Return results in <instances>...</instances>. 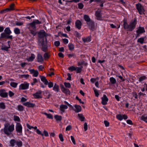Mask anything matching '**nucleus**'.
I'll return each instance as SVG.
<instances>
[{
  "label": "nucleus",
  "mask_w": 147,
  "mask_h": 147,
  "mask_svg": "<svg viewBox=\"0 0 147 147\" xmlns=\"http://www.w3.org/2000/svg\"><path fill=\"white\" fill-rule=\"evenodd\" d=\"M123 21V27L125 29H127L129 31H132L135 28L136 24V20L131 21L129 25L127 24L126 20H124Z\"/></svg>",
  "instance_id": "obj_1"
},
{
  "label": "nucleus",
  "mask_w": 147,
  "mask_h": 147,
  "mask_svg": "<svg viewBox=\"0 0 147 147\" xmlns=\"http://www.w3.org/2000/svg\"><path fill=\"white\" fill-rule=\"evenodd\" d=\"M14 129V125H10L9 123H6L4 125V132L5 134L8 135H10L11 132Z\"/></svg>",
  "instance_id": "obj_2"
},
{
  "label": "nucleus",
  "mask_w": 147,
  "mask_h": 147,
  "mask_svg": "<svg viewBox=\"0 0 147 147\" xmlns=\"http://www.w3.org/2000/svg\"><path fill=\"white\" fill-rule=\"evenodd\" d=\"M22 125L19 123L16 124V132L18 133V135H22Z\"/></svg>",
  "instance_id": "obj_3"
},
{
  "label": "nucleus",
  "mask_w": 147,
  "mask_h": 147,
  "mask_svg": "<svg viewBox=\"0 0 147 147\" xmlns=\"http://www.w3.org/2000/svg\"><path fill=\"white\" fill-rule=\"evenodd\" d=\"M39 45L42 46V51L44 52L46 51L47 49V42L44 41L43 39H41L39 40Z\"/></svg>",
  "instance_id": "obj_4"
},
{
  "label": "nucleus",
  "mask_w": 147,
  "mask_h": 147,
  "mask_svg": "<svg viewBox=\"0 0 147 147\" xmlns=\"http://www.w3.org/2000/svg\"><path fill=\"white\" fill-rule=\"evenodd\" d=\"M136 7L139 13L142 14L144 13V10L143 6L140 3H138L136 5Z\"/></svg>",
  "instance_id": "obj_5"
},
{
  "label": "nucleus",
  "mask_w": 147,
  "mask_h": 147,
  "mask_svg": "<svg viewBox=\"0 0 147 147\" xmlns=\"http://www.w3.org/2000/svg\"><path fill=\"white\" fill-rule=\"evenodd\" d=\"M29 84L27 82H24L21 84L19 86V89L21 90H25L28 88Z\"/></svg>",
  "instance_id": "obj_6"
},
{
  "label": "nucleus",
  "mask_w": 147,
  "mask_h": 147,
  "mask_svg": "<svg viewBox=\"0 0 147 147\" xmlns=\"http://www.w3.org/2000/svg\"><path fill=\"white\" fill-rule=\"evenodd\" d=\"M145 32V30L143 27L139 26L137 30L136 31V33H137V37L140 34L144 33Z\"/></svg>",
  "instance_id": "obj_7"
},
{
  "label": "nucleus",
  "mask_w": 147,
  "mask_h": 147,
  "mask_svg": "<svg viewBox=\"0 0 147 147\" xmlns=\"http://www.w3.org/2000/svg\"><path fill=\"white\" fill-rule=\"evenodd\" d=\"M101 103L102 105H105L107 104V102L108 100V98L106 95H103V96L101 98Z\"/></svg>",
  "instance_id": "obj_8"
},
{
  "label": "nucleus",
  "mask_w": 147,
  "mask_h": 147,
  "mask_svg": "<svg viewBox=\"0 0 147 147\" xmlns=\"http://www.w3.org/2000/svg\"><path fill=\"white\" fill-rule=\"evenodd\" d=\"M42 92L40 90H39L36 92L35 93L33 94L32 95L34 98H41Z\"/></svg>",
  "instance_id": "obj_9"
},
{
  "label": "nucleus",
  "mask_w": 147,
  "mask_h": 147,
  "mask_svg": "<svg viewBox=\"0 0 147 147\" xmlns=\"http://www.w3.org/2000/svg\"><path fill=\"white\" fill-rule=\"evenodd\" d=\"M0 96L3 98H6L7 97L8 94L5 92L4 89H2L0 90Z\"/></svg>",
  "instance_id": "obj_10"
},
{
  "label": "nucleus",
  "mask_w": 147,
  "mask_h": 147,
  "mask_svg": "<svg viewBox=\"0 0 147 147\" xmlns=\"http://www.w3.org/2000/svg\"><path fill=\"white\" fill-rule=\"evenodd\" d=\"M38 36L39 38H44L47 36L45 31L44 30H42L40 31L38 33Z\"/></svg>",
  "instance_id": "obj_11"
},
{
  "label": "nucleus",
  "mask_w": 147,
  "mask_h": 147,
  "mask_svg": "<svg viewBox=\"0 0 147 147\" xmlns=\"http://www.w3.org/2000/svg\"><path fill=\"white\" fill-rule=\"evenodd\" d=\"M101 10L100 9H98L96 11L95 15L97 17V19L98 20H100L101 18Z\"/></svg>",
  "instance_id": "obj_12"
},
{
  "label": "nucleus",
  "mask_w": 147,
  "mask_h": 147,
  "mask_svg": "<svg viewBox=\"0 0 147 147\" xmlns=\"http://www.w3.org/2000/svg\"><path fill=\"white\" fill-rule=\"evenodd\" d=\"M61 88L62 91L64 93L67 94H70V92L69 90L68 89L65 88L63 86V85H61Z\"/></svg>",
  "instance_id": "obj_13"
},
{
  "label": "nucleus",
  "mask_w": 147,
  "mask_h": 147,
  "mask_svg": "<svg viewBox=\"0 0 147 147\" xmlns=\"http://www.w3.org/2000/svg\"><path fill=\"white\" fill-rule=\"evenodd\" d=\"M37 61L38 62H42L44 61L42 55L39 53H38L36 56Z\"/></svg>",
  "instance_id": "obj_14"
},
{
  "label": "nucleus",
  "mask_w": 147,
  "mask_h": 147,
  "mask_svg": "<svg viewBox=\"0 0 147 147\" xmlns=\"http://www.w3.org/2000/svg\"><path fill=\"white\" fill-rule=\"evenodd\" d=\"M86 24L88 25L89 28H90L92 29L94 28V24L93 21L91 20L89 22H87Z\"/></svg>",
  "instance_id": "obj_15"
},
{
  "label": "nucleus",
  "mask_w": 147,
  "mask_h": 147,
  "mask_svg": "<svg viewBox=\"0 0 147 147\" xmlns=\"http://www.w3.org/2000/svg\"><path fill=\"white\" fill-rule=\"evenodd\" d=\"M23 105L26 106L28 107H34L35 106L34 104L30 103L28 102H27L23 104Z\"/></svg>",
  "instance_id": "obj_16"
},
{
  "label": "nucleus",
  "mask_w": 147,
  "mask_h": 147,
  "mask_svg": "<svg viewBox=\"0 0 147 147\" xmlns=\"http://www.w3.org/2000/svg\"><path fill=\"white\" fill-rule=\"evenodd\" d=\"M75 25L76 27L80 30L81 27L82 23L80 20H78L76 22Z\"/></svg>",
  "instance_id": "obj_17"
},
{
  "label": "nucleus",
  "mask_w": 147,
  "mask_h": 147,
  "mask_svg": "<svg viewBox=\"0 0 147 147\" xmlns=\"http://www.w3.org/2000/svg\"><path fill=\"white\" fill-rule=\"evenodd\" d=\"M30 73L33 74V76L34 77H36L37 76L38 72L37 70H35L34 69H31L30 71Z\"/></svg>",
  "instance_id": "obj_18"
},
{
  "label": "nucleus",
  "mask_w": 147,
  "mask_h": 147,
  "mask_svg": "<svg viewBox=\"0 0 147 147\" xmlns=\"http://www.w3.org/2000/svg\"><path fill=\"white\" fill-rule=\"evenodd\" d=\"M40 77L41 81L45 85H47L48 83V81L46 78L45 77L42 76H40Z\"/></svg>",
  "instance_id": "obj_19"
},
{
  "label": "nucleus",
  "mask_w": 147,
  "mask_h": 147,
  "mask_svg": "<svg viewBox=\"0 0 147 147\" xmlns=\"http://www.w3.org/2000/svg\"><path fill=\"white\" fill-rule=\"evenodd\" d=\"M4 32L7 34V35H10L12 33L10 28L9 27H7L5 28L4 30Z\"/></svg>",
  "instance_id": "obj_20"
},
{
  "label": "nucleus",
  "mask_w": 147,
  "mask_h": 147,
  "mask_svg": "<svg viewBox=\"0 0 147 147\" xmlns=\"http://www.w3.org/2000/svg\"><path fill=\"white\" fill-rule=\"evenodd\" d=\"M35 57V55L34 54H32L31 56L27 58L26 59L29 61H33Z\"/></svg>",
  "instance_id": "obj_21"
},
{
  "label": "nucleus",
  "mask_w": 147,
  "mask_h": 147,
  "mask_svg": "<svg viewBox=\"0 0 147 147\" xmlns=\"http://www.w3.org/2000/svg\"><path fill=\"white\" fill-rule=\"evenodd\" d=\"M75 109L74 111L76 112H79L81 111V106L78 105H75L74 106Z\"/></svg>",
  "instance_id": "obj_22"
},
{
  "label": "nucleus",
  "mask_w": 147,
  "mask_h": 147,
  "mask_svg": "<svg viewBox=\"0 0 147 147\" xmlns=\"http://www.w3.org/2000/svg\"><path fill=\"white\" fill-rule=\"evenodd\" d=\"M60 108L61 111L64 112V110L65 109H67L68 107L66 105H62L60 106Z\"/></svg>",
  "instance_id": "obj_23"
},
{
  "label": "nucleus",
  "mask_w": 147,
  "mask_h": 147,
  "mask_svg": "<svg viewBox=\"0 0 147 147\" xmlns=\"http://www.w3.org/2000/svg\"><path fill=\"white\" fill-rule=\"evenodd\" d=\"M53 89L55 92H58L59 91V86L56 84L55 83Z\"/></svg>",
  "instance_id": "obj_24"
},
{
  "label": "nucleus",
  "mask_w": 147,
  "mask_h": 147,
  "mask_svg": "<svg viewBox=\"0 0 147 147\" xmlns=\"http://www.w3.org/2000/svg\"><path fill=\"white\" fill-rule=\"evenodd\" d=\"M30 25L29 27L30 30L33 29L34 30H35L36 29V27L35 26V24L33 22L30 23L29 24Z\"/></svg>",
  "instance_id": "obj_25"
},
{
  "label": "nucleus",
  "mask_w": 147,
  "mask_h": 147,
  "mask_svg": "<svg viewBox=\"0 0 147 147\" xmlns=\"http://www.w3.org/2000/svg\"><path fill=\"white\" fill-rule=\"evenodd\" d=\"M78 116L79 119L81 121H84L85 118L83 115L82 114H78Z\"/></svg>",
  "instance_id": "obj_26"
},
{
  "label": "nucleus",
  "mask_w": 147,
  "mask_h": 147,
  "mask_svg": "<svg viewBox=\"0 0 147 147\" xmlns=\"http://www.w3.org/2000/svg\"><path fill=\"white\" fill-rule=\"evenodd\" d=\"M145 38V37H141L138 39L137 42L142 44L144 43V41Z\"/></svg>",
  "instance_id": "obj_27"
},
{
  "label": "nucleus",
  "mask_w": 147,
  "mask_h": 147,
  "mask_svg": "<svg viewBox=\"0 0 147 147\" xmlns=\"http://www.w3.org/2000/svg\"><path fill=\"white\" fill-rule=\"evenodd\" d=\"M54 117L56 121H61L62 119V117L58 115H55L54 116Z\"/></svg>",
  "instance_id": "obj_28"
},
{
  "label": "nucleus",
  "mask_w": 147,
  "mask_h": 147,
  "mask_svg": "<svg viewBox=\"0 0 147 147\" xmlns=\"http://www.w3.org/2000/svg\"><path fill=\"white\" fill-rule=\"evenodd\" d=\"M84 18L86 22V23L91 20L89 16L86 15H85L84 16Z\"/></svg>",
  "instance_id": "obj_29"
},
{
  "label": "nucleus",
  "mask_w": 147,
  "mask_h": 147,
  "mask_svg": "<svg viewBox=\"0 0 147 147\" xmlns=\"http://www.w3.org/2000/svg\"><path fill=\"white\" fill-rule=\"evenodd\" d=\"M6 106L5 103L3 102H0V109L4 110L5 109Z\"/></svg>",
  "instance_id": "obj_30"
},
{
  "label": "nucleus",
  "mask_w": 147,
  "mask_h": 147,
  "mask_svg": "<svg viewBox=\"0 0 147 147\" xmlns=\"http://www.w3.org/2000/svg\"><path fill=\"white\" fill-rule=\"evenodd\" d=\"M42 114L46 115L47 118L51 119L53 118V116L50 114H48L45 112L43 113Z\"/></svg>",
  "instance_id": "obj_31"
},
{
  "label": "nucleus",
  "mask_w": 147,
  "mask_h": 147,
  "mask_svg": "<svg viewBox=\"0 0 147 147\" xmlns=\"http://www.w3.org/2000/svg\"><path fill=\"white\" fill-rule=\"evenodd\" d=\"M13 31L14 33L16 34H18L20 33V29L18 28H15Z\"/></svg>",
  "instance_id": "obj_32"
},
{
  "label": "nucleus",
  "mask_w": 147,
  "mask_h": 147,
  "mask_svg": "<svg viewBox=\"0 0 147 147\" xmlns=\"http://www.w3.org/2000/svg\"><path fill=\"white\" fill-rule=\"evenodd\" d=\"M109 80L112 84H114L116 83L115 79L113 77L110 78Z\"/></svg>",
  "instance_id": "obj_33"
},
{
  "label": "nucleus",
  "mask_w": 147,
  "mask_h": 147,
  "mask_svg": "<svg viewBox=\"0 0 147 147\" xmlns=\"http://www.w3.org/2000/svg\"><path fill=\"white\" fill-rule=\"evenodd\" d=\"M147 78L145 76H143L140 77L139 79V81L140 82H142L146 80Z\"/></svg>",
  "instance_id": "obj_34"
},
{
  "label": "nucleus",
  "mask_w": 147,
  "mask_h": 147,
  "mask_svg": "<svg viewBox=\"0 0 147 147\" xmlns=\"http://www.w3.org/2000/svg\"><path fill=\"white\" fill-rule=\"evenodd\" d=\"M68 47L69 48V49L70 51H72L74 49V45L71 43H69L68 45Z\"/></svg>",
  "instance_id": "obj_35"
},
{
  "label": "nucleus",
  "mask_w": 147,
  "mask_h": 147,
  "mask_svg": "<svg viewBox=\"0 0 147 147\" xmlns=\"http://www.w3.org/2000/svg\"><path fill=\"white\" fill-rule=\"evenodd\" d=\"M16 143V141L14 139H11L10 141L11 146L12 147H13L15 146V144Z\"/></svg>",
  "instance_id": "obj_36"
},
{
  "label": "nucleus",
  "mask_w": 147,
  "mask_h": 147,
  "mask_svg": "<svg viewBox=\"0 0 147 147\" xmlns=\"http://www.w3.org/2000/svg\"><path fill=\"white\" fill-rule=\"evenodd\" d=\"M67 55L69 58H71L73 57L74 58H75L76 57V55L73 53H72L71 54H68Z\"/></svg>",
  "instance_id": "obj_37"
},
{
  "label": "nucleus",
  "mask_w": 147,
  "mask_h": 147,
  "mask_svg": "<svg viewBox=\"0 0 147 147\" xmlns=\"http://www.w3.org/2000/svg\"><path fill=\"white\" fill-rule=\"evenodd\" d=\"M14 4H12L10 6L9 8H7L6 9V10H11L14 9Z\"/></svg>",
  "instance_id": "obj_38"
},
{
  "label": "nucleus",
  "mask_w": 147,
  "mask_h": 147,
  "mask_svg": "<svg viewBox=\"0 0 147 147\" xmlns=\"http://www.w3.org/2000/svg\"><path fill=\"white\" fill-rule=\"evenodd\" d=\"M7 34L5 32L2 33L1 34L0 38H6Z\"/></svg>",
  "instance_id": "obj_39"
},
{
  "label": "nucleus",
  "mask_w": 147,
  "mask_h": 147,
  "mask_svg": "<svg viewBox=\"0 0 147 147\" xmlns=\"http://www.w3.org/2000/svg\"><path fill=\"white\" fill-rule=\"evenodd\" d=\"M116 117L118 120L121 121L123 119V115L120 114L117 115H116Z\"/></svg>",
  "instance_id": "obj_40"
},
{
  "label": "nucleus",
  "mask_w": 147,
  "mask_h": 147,
  "mask_svg": "<svg viewBox=\"0 0 147 147\" xmlns=\"http://www.w3.org/2000/svg\"><path fill=\"white\" fill-rule=\"evenodd\" d=\"M10 84L11 86L15 88L17 87L18 84L14 82H11Z\"/></svg>",
  "instance_id": "obj_41"
},
{
  "label": "nucleus",
  "mask_w": 147,
  "mask_h": 147,
  "mask_svg": "<svg viewBox=\"0 0 147 147\" xmlns=\"http://www.w3.org/2000/svg\"><path fill=\"white\" fill-rule=\"evenodd\" d=\"M18 110L20 111H22L24 110L23 107L21 105H19L18 106Z\"/></svg>",
  "instance_id": "obj_42"
},
{
  "label": "nucleus",
  "mask_w": 147,
  "mask_h": 147,
  "mask_svg": "<svg viewBox=\"0 0 147 147\" xmlns=\"http://www.w3.org/2000/svg\"><path fill=\"white\" fill-rule=\"evenodd\" d=\"M141 119L147 122V116L144 115L142 117Z\"/></svg>",
  "instance_id": "obj_43"
},
{
  "label": "nucleus",
  "mask_w": 147,
  "mask_h": 147,
  "mask_svg": "<svg viewBox=\"0 0 147 147\" xmlns=\"http://www.w3.org/2000/svg\"><path fill=\"white\" fill-rule=\"evenodd\" d=\"M31 34L33 36H34L36 34V30H34L33 29H31L30 30Z\"/></svg>",
  "instance_id": "obj_44"
},
{
  "label": "nucleus",
  "mask_w": 147,
  "mask_h": 147,
  "mask_svg": "<svg viewBox=\"0 0 147 147\" xmlns=\"http://www.w3.org/2000/svg\"><path fill=\"white\" fill-rule=\"evenodd\" d=\"M16 143L18 147H21L22 145V142L21 141H17Z\"/></svg>",
  "instance_id": "obj_45"
},
{
  "label": "nucleus",
  "mask_w": 147,
  "mask_h": 147,
  "mask_svg": "<svg viewBox=\"0 0 147 147\" xmlns=\"http://www.w3.org/2000/svg\"><path fill=\"white\" fill-rule=\"evenodd\" d=\"M48 85V86L49 88H51L53 87V84L52 82H48V83L47 84Z\"/></svg>",
  "instance_id": "obj_46"
},
{
  "label": "nucleus",
  "mask_w": 147,
  "mask_h": 147,
  "mask_svg": "<svg viewBox=\"0 0 147 147\" xmlns=\"http://www.w3.org/2000/svg\"><path fill=\"white\" fill-rule=\"evenodd\" d=\"M75 70L76 71L77 73H80L82 71V68L80 67H76Z\"/></svg>",
  "instance_id": "obj_47"
},
{
  "label": "nucleus",
  "mask_w": 147,
  "mask_h": 147,
  "mask_svg": "<svg viewBox=\"0 0 147 147\" xmlns=\"http://www.w3.org/2000/svg\"><path fill=\"white\" fill-rule=\"evenodd\" d=\"M10 47H9V46L7 47L6 46H4L3 47L1 48V49L2 50H5L6 51H8V49Z\"/></svg>",
  "instance_id": "obj_48"
},
{
  "label": "nucleus",
  "mask_w": 147,
  "mask_h": 147,
  "mask_svg": "<svg viewBox=\"0 0 147 147\" xmlns=\"http://www.w3.org/2000/svg\"><path fill=\"white\" fill-rule=\"evenodd\" d=\"M76 67L74 66H72L68 68V69L71 71H75L76 70Z\"/></svg>",
  "instance_id": "obj_49"
},
{
  "label": "nucleus",
  "mask_w": 147,
  "mask_h": 147,
  "mask_svg": "<svg viewBox=\"0 0 147 147\" xmlns=\"http://www.w3.org/2000/svg\"><path fill=\"white\" fill-rule=\"evenodd\" d=\"M64 85L67 88H69L71 87V84L69 83L64 82Z\"/></svg>",
  "instance_id": "obj_50"
},
{
  "label": "nucleus",
  "mask_w": 147,
  "mask_h": 147,
  "mask_svg": "<svg viewBox=\"0 0 147 147\" xmlns=\"http://www.w3.org/2000/svg\"><path fill=\"white\" fill-rule=\"evenodd\" d=\"M33 22L35 25V24H40L41 23V22L38 20H35Z\"/></svg>",
  "instance_id": "obj_51"
},
{
  "label": "nucleus",
  "mask_w": 147,
  "mask_h": 147,
  "mask_svg": "<svg viewBox=\"0 0 147 147\" xmlns=\"http://www.w3.org/2000/svg\"><path fill=\"white\" fill-rule=\"evenodd\" d=\"M23 22H17L16 23V24L17 26H21L23 25Z\"/></svg>",
  "instance_id": "obj_52"
},
{
  "label": "nucleus",
  "mask_w": 147,
  "mask_h": 147,
  "mask_svg": "<svg viewBox=\"0 0 147 147\" xmlns=\"http://www.w3.org/2000/svg\"><path fill=\"white\" fill-rule=\"evenodd\" d=\"M84 129L85 131H86L88 129V125L87 123H85L84 124Z\"/></svg>",
  "instance_id": "obj_53"
},
{
  "label": "nucleus",
  "mask_w": 147,
  "mask_h": 147,
  "mask_svg": "<svg viewBox=\"0 0 147 147\" xmlns=\"http://www.w3.org/2000/svg\"><path fill=\"white\" fill-rule=\"evenodd\" d=\"M44 57L45 59H47L49 58V56L47 53H46L44 54Z\"/></svg>",
  "instance_id": "obj_54"
},
{
  "label": "nucleus",
  "mask_w": 147,
  "mask_h": 147,
  "mask_svg": "<svg viewBox=\"0 0 147 147\" xmlns=\"http://www.w3.org/2000/svg\"><path fill=\"white\" fill-rule=\"evenodd\" d=\"M59 138L61 142H63V136L62 135L60 134L59 135Z\"/></svg>",
  "instance_id": "obj_55"
},
{
  "label": "nucleus",
  "mask_w": 147,
  "mask_h": 147,
  "mask_svg": "<svg viewBox=\"0 0 147 147\" xmlns=\"http://www.w3.org/2000/svg\"><path fill=\"white\" fill-rule=\"evenodd\" d=\"M29 75L28 74H23L21 76V77L22 78H27L29 77Z\"/></svg>",
  "instance_id": "obj_56"
},
{
  "label": "nucleus",
  "mask_w": 147,
  "mask_h": 147,
  "mask_svg": "<svg viewBox=\"0 0 147 147\" xmlns=\"http://www.w3.org/2000/svg\"><path fill=\"white\" fill-rule=\"evenodd\" d=\"M60 44V42L59 41H56L54 42V45L57 47L59 46Z\"/></svg>",
  "instance_id": "obj_57"
},
{
  "label": "nucleus",
  "mask_w": 147,
  "mask_h": 147,
  "mask_svg": "<svg viewBox=\"0 0 147 147\" xmlns=\"http://www.w3.org/2000/svg\"><path fill=\"white\" fill-rule=\"evenodd\" d=\"M14 119L15 121H19L20 119L19 117L17 116H15L14 117Z\"/></svg>",
  "instance_id": "obj_58"
},
{
  "label": "nucleus",
  "mask_w": 147,
  "mask_h": 147,
  "mask_svg": "<svg viewBox=\"0 0 147 147\" xmlns=\"http://www.w3.org/2000/svg\"><path fill=\"white\" fill-rule=\"evenodd\" d=\"M78 7L79 9H82L84 7V5L82 3H79L78 4Z\"/></svg>",
  "instance_id": "obj_59"
},
{
  "label": "nucleus",
  "mask_w": 147,
  "mask_h": 147,
  "mask_svg": "<svg viewBox=\"0 0 147 147\" xmlns=\"http://www.w3.org/2000/svg\"><path fill=\"white\" fill-rule=\"evenodd\" d=\"M71 140L72 142L74 144H76L75 141V139H74V137L73 136H71Z\"/></svg>",
  "instance_id": "obj_60"
},
{
  "label": "nucleus",
  "mask_w": 147,
  "mask_h": 147,
  "mask_svg": "<svg viewBox=\"0 0 147 147\" xmlns=\"http://www.w3.org/2000/svg\"><path fill=\"white\" fill-rule=\"evenodd\" d=\"M94 91L96 96V97H98L99 95V94L98 91L97 90H96L95 89H94Z\"/></svg>",
  "instance_id": "obj_61"
},
{
  "label": "nucleus",
  "mask_w": 147,
  "mask_h": 147,
  "mask_svg": "<svg viewBox=\"0 0 147 147\" xmlns=\"http://www.w3.org/2000/svg\"><path fill=\"white\" fill-rule=\"evenodd\" d=\"M84 61H82L81 62H79L78 63V66H81V65L84 64Z\"/></svg>",
  "instance_id": "obj_62"
},
{
  "label": "nucleus",
  "mask_w": 147,
  "mask_h": 147,
  "mask_svg": "<svg viewBox=\"0 0 147 147\" xmlns=\"http://www.w3.org/2000/svg\"><path fill=\"white\" fill-rule=\"evenodd\" d=\"M36 132L38 134H39L41 135L42 136H43V134L41 133V131L39 129H36Z\"/></svg>",
  "instance_id": "obj_63"
},
{
  "label": "nucleus",
  "mask_w": 147,
  "mask_h": 147,
  "mask_svg": "<svg viewBox=\"0 0 147 147\" xmlns=\"http://www.w3.org/2000/svg\"><path fill=\"white\" fill-rule=\"evenodd\" d=\"M104 123L105 126L108 127L109 125V123L107 121L105 120L104 121Z\"/></svg>",
  "instance_id": "obj_64"
}]
</instances>
